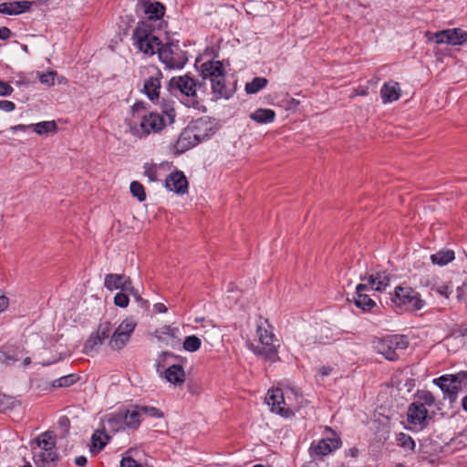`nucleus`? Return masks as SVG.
I'll return each mask as SVG.
<instances>
[{
	"label": "nucleus",
	"instance_id": "nucleus-1",
	"mask_svg": "<svg viewBox=\"0 0 467 467\" xmlns=\"http://www.w3.org/2000/svg\"><path fill=\"white\" fill-rule=\"evenodd\" d=\"M137 324L132 317L124 319L117 327L109 321L100 322L96 331L91 333L84 345V352L96 351L106 339L113 350L123 348L129 342Z\"/></svg>",
	"mask_w": 467,
	"mask_h": 467
},
{
	"label": "nucleus",
	"instance_id": "nucleus-2",
	"mask_svg": "<svg viewBox=\"0 0 467 467\" xmlns=\"http://www.w3.org/2000/svg\"><path fill=\"white\" fill-rule=\"evenodd\" d=\"M128 130L138 139L160 132L165 127V120L156 112L146 113L142 105L134 104L125 118Z\"/></svg>",
	"mask_w": 467,
	"mask_h": 467
},
{
	"label": "nucleus",
	"instance_id": "nucleus-3",
	"mask_svg": "<svg viewBox=\"0 0 467 467\" xmlns=\"http://www.w3.org/2000/svg\"><path fill=\"white\" fill-rule=\"evenodd\" d=\"M218 130L215 120L203 117L195 119L181 133L177 148L182 151L208 140Z\"/></svg>",
	"mask_w": 467,
	"mask_h": 467
},
{
	"label": "nucleus",
	"instance_id": "nucleus-4",
	"mask_svg": "<svg viewBox=\"0 0 467 467\" xmlns=\"http://www.w3.org/2000/svg\"><path fill=\"white\" fill-rule=\"evenodd\" d=\"M256 333L258 336L259 342L257 345L251 344V350L257 356H260L272 362L278 359L277 339L275 338L270 325L266 320L262 321L257 325Z\"/></svg>",
	"mask_w": 467,
	"mask_h": 467
},
{
	"label": "nucleus",
	"instance_id": "nucleus-5",
	"mask_svg": "<svg viewBox=\"0 0 467 467\" xmlns=\"http://www.w3.org/2000/svg\"><path fill=\"white\" fill-rule=\"evenodd\" d=\"M202 68L203 78H209L211 81L213 99H228L231 96V89L225 86L223 64L220 61H208L202 64Z\"/></svg>",
	"mask_w": 467,
	"mask_h": 467
},
{
	"label": "nucleus",
	"instance_id": "nucleus-6",
	"mask_svg": "<svg viewBox=\"0 0 467 467\" xmlns=\"http://www.w3.org/2000/svg\"><path fill=\"white\" fill-rule=\"evenodd\" d=\"M134 46L143 54L152 56L161 47V42L154 34L152 25L140 22L132 34Z\"/></svg>",
	"mask_w": 467,
	"mask_h": 467
},
{
	"label": "nucleus",
	"instance_id": "nucleus-7",
	"mask_svg": "<svg viewBox=\"0 0 467 467\" xmlns=\"http://www.w3.org/2000/svg\"><path fill=\"white\" fill-rule=\"evenodd\" d=\"M38 451H34L36 467H56L57 453L55 450L56 439L49 431L42 433L36 439Z\"/></svg>",
	"mask_w": 467,
	"mask_h": 467
},
{
	"label": "nucleus",
	"instance_id": "nucleus-8",
	"mask_svg": "<svg viewBox=\"0 0 467 467\" xmlns=\"http://www.w3.org/2000/svg\"><path fill=\"white\" fill-rule=\"evenodd\" d=\"M392 301L397 306L412 312L420 310L425 306L420 293L410 286H397Z\"/></svg>",
	"mask_w": 467,
	"mask_h": 467
},
{
	"label": "nucleus",
	"instance_id": "nucleus-9",
	"mask_svg": "<svg viewBox=\"0 0 467 467\" xmlns=\"http://www.w3.org/2000/svg\"><path fill=\"white\" fill-rule=\"evenodd\" d=\"M159 58L170 69H180L188 61L187 53L178 43H167L159 50Z\"/></svg>",
	"mask_w": 467,
	"mask_h": 467
},
{
	"label": "nucleus",
	"instance_id": "nucleus-10",
	"mask_svg": "<svg viewBox=\"0 0 467 467\" xmlns=\"http://www.w3.org/2000/svg\"><path fill=\"white\" fill-rule=\"evenodd\" d=\"M171 89H178L182 95L185 96L186 104L190 107H197L199 104L197 97V88H201V84L188 75L171 78L169 82Z\"/></svg>",
	"mask_w": 467,
	"mask_h": 467
},
{
	"label": "nucleus",
	"instance_id": "nucleus-11",
	"mask_svg": "<svg viewBox=\"0 0 467 467\" xmlns=\"http://www.w3.org/2000/svg\"><path fill=\"white\" fill-rule=\"evenodd\" d=\"M409 341L403 335H391L382 338L377 345L378 352L389 360L399 358V351L407 348Z\"/></svg>",
	"mask_w": 467,
	"mask_h": 467
},
{
	"label": "nucleus",
	"instance_id": "nucleus-12",
	"mask_svg": "<svg viewBox=\"0 0 467 467\" xmlns=\"http://www.w3.org/2000/svg\"><path fill=\"white\" fill-rule=\"evenodd\" d=\"M141 74L147 77L143 84L144 93L152 102L158 101L162 73L157 67L149 65L141 69Z\"/></svg>",
	"mask_w": 467,
	"mask_h": 467
},
{
	"label": "nucleus",
	"instance_id": "nucleus-13",
	"mask_svg": "<svg viewBox=\"0 0 467 467\" xmlns=\"http://www.w3.org/2000/svg\"><path fill=\"white\" fill-rule=\"evenodd\" d=\"M265 402L273 412L285 417L292 413L290 405L286 402L285 393L281 389H269L265 397Z\"/></svg>",
	"mask_w": 467,
	"mask_h": 467
},
{
	"label": "nucleus",
	"instance_id": "nucleus-14",
	"mask_svg": "<svg viewBox=\"0 0 467 467\" xmlns=\"http://www.w3.org/2000/svg\"><path fill=\"white\" fill-rule=\"evenodd\" d=\"M431 39L436 44L460 46L467 40V32L461 28L445 29L434 33Z\"/></svg>",
	"mask_w": 467,
	"mask_h": 467
},
{
	"label": "nucleus",
	"instance_id": "nucleus-15",
	"mask_svg": "<svg viewBox=\"0 0 467 467\" xmlns=\"http://www.w3.org/2000/svg\"><path fill=\"white\" fill-rule=\"evenodd\" d=\"M327 431L331 432L332 437L323 438L317 442H312L310 446L311 455L326 456L341 446L340 439L329 428Z\"/></svg>",
	"mask_w": 467,
	"mask_h": 467
},
{
	"label": "nucleus",
	"instance_id": "nucleus-16",
	"mask_svg": "<svg viewBox=\"0 0 467 467\" xmlns=\"http://www.w3.org/2000/svg\"><path fill=\"white\" fill-rule=\"evenodd\" d=\"M407 418L409 423L415 427H419L420 430L425 428L431 420L427 409L424 408L421 403H417L415 401L410 404L407 411Z\"/></svg>",
	"mask_w": 467,
	"mask_h": 467
},
{
	"label": "nucleus",
	"instance_id": "nucleus-17",
	"mask_svg": "<svg viewBox=\"0 0 467 467\" xmlns=\"http://www.w3.org/2000/svg\"><path fill=\"white\" fill-rule=\"evenodd\" d=\"M452 375H443L438 379H435L433 382L437 384L440 389L442 390L445 397H447L451 402L455 401L459 391L461 390V386H458L455 379H453Z\"/></svg>",
	"mask_w": 467,
	"mask_h": 467
},
{
	"label": "nucleus",
	"instance_id": "nucleus-18",
	"mask_svg": "<svg viewBox=\"0 0 467 467\" xmlns=\"http://www.w3.org/2000/svg\"><path fill=\"white\" fill-rule=\"evenodd\" d=\"M104 285L107 289L113 291L132 290V284L129 276L120 274H108L104 278Z\"/></svg>",
	"mask_w": 467,
	"mask_h": 467
},
{
	"label": "nucleus",
	"instance_id": "nucleus-19",
	"mask_svg": "<svg viewBox=\"0 0 467 467\" xmlns=\"http://www.w3.org/2000/svg\"><path fill=\"white\" fill-rule=\"evenodd\" d=\"M166 188L178 194H184L188 191V181L182 171L171 172L165 180Z\"/></svg>",
	"mask_w": 467,
	"mask_h": 467
},
{
	"label": "nucleus",
	"instance_id": "nucleus-20",
	"mask_svg": "<svg viewBox=\"0 0 467 467\" xmlns=\"http://www.w3.org/2000/svg\"><path fill=\"white\" fill-rule=\"evenodd\" d=\"M369 290L371 289L368 287V285L364 283L358 285L356 287V296L353 299L354 303L358 308L364 311H370L376 306V302L366 294V292Z\"/></svg>",
	"mask_w": 467,
	"mask_h": 467
},
{
	"label": "nucleus",
	"instance_id": "nucleus-21",
	"mask_svg": "<svg viewBox=\"0 0 467 467\" xmlns=\"http://www.w3.org/2000/svg\"><path fill=\"white\" fill-rule=\"evenodd\" d=\"M155 337L159 342H162L167 346H175L180 342L179 327L163 326L155 331Z\"/></svg>",
	"mask_w": 467,
	"mask_h": 467
},
{
	"label": "nucleus",
	"instance_id": "nucleus-22",
	"mask_svg": "<svg viewBox=\"0 0 467 467\" xmlns=\"http://www.w3.org/2000/svg\"><path fill=\"white\" fill-rule=\"evenodd\" d=\"M161 374L168 382L175 386L183 384L186 378L183 367L178 364L170 365Z\"/></svg>",
	"mask_w": 467,
	"mask_h": 467
},
{
	"label": "nucleus",
	"instance_id": "nucleus-23",
	"mask_svg": "<svg viewBox=\"0 0 467 467\" xmlns=\"http://www.w3.org/2000/svg\"><path fill=\"white\" fill-rule=\"evenodd\" d=\"M361 281H367L365 284L368 285L371 290L383 291L389 284V274L386 271L377 272L375 275H370L368 277H360Z\"/></svg>",
	"mask_w": 467,
	"mask_h": 467
},
{
	"label": "nucleus",
	"instance_id": "nucleus-24",
	"mask_svg": "<svg viewBox=\"0 0 467 467\" xmlns=\"http://www.w3.org/2000/svg\"><path fill=\"white\" fill-rule=\"evenodd\" d=\"M143 11L148 19L146 22L152 25V21L161 20L165 12V7L160 2L145 1L142 4Z\"/></svg>",
	"mask_w": 467,
	"mask_h": 467
},
{
	"label": "nucleus",
	"instance_id": "nucleus-25",
	"mask_svg": "<svg viewBox=\"0 0 467 467\" xmlns=\"http://www.w3.org/2000/svg\"><path fill=\"white\" fill-rule=\"evenodd\" d=\"M401 90L400 84L396 81L386 82L380 89V97L384 104L391 103L400 99Z\"/></svg>",
	"mask_w": 467,
	"mask_h": 467
},
{
	"label": "nucleus",
	"instance_id": "nucleus-26",
	"mask_svg": "<svg viewBox=\"0 0 467 467\" xmlns=\"http://www.w3.org/2000/svg\"><path fill=\"white\" fill-rule=\"evenodd\" d=\"M31 5V2L26 0L1 3L0 13L8 16H16L28 10Z\"/></svg>",
	"mask_w": 467,
	"mask_h": 467
},
{
	"label": "nucleus",
	"instance_id": "nucleus-27",
	"mask_svg": "<svg viewBox=\"0 0 467 467\" xmlns=\"http://www.w3.org/2000/svg\"><path fill=\"white\" fill-rule=\"evenodd\" d=\"M125 428H126V424H125V421L123 419L121 410L115 413H110V414L107 415L105 417V419L103 420L104 431L117 432Z\"/></svg>",
	"mask_w": 467,
	"mask_h": 467
},
{
	"label": "nucleus",
	"instance_id": "nucleus-28",
	"mask_svg": "<svg viewBox=\"0 0 467 467\" xmlns=\"http://www.w3.org/2000/svg\"><path fill=\"white\" fill-rule=\"evenodd\" d=\"M127 428L136 429L140 423L141 411L139 406L121 410Z\"/></svg>",
	"mask_w": 467,
	"mask_h": 467
},
{
	"label": "nucleus",
	"instance_id": "nucleus-29",
	"mask_svg": "<svg viewBox=\"0 0 467 467\" xmlns=\"http://www.w3.org/2000/svg\"><path fill=\"white\" fill-rule=\"evenodd\" d=\"M453 283L451 281L435 280L431 286V290L437 295L449 299L453 292Z\"/></svg>",
	"mask_w": 467,
	"mask_h": 467
},
{
	"label": "nucleus",
	"instance_id": "nucleus-30",
	"mask_svg": "<svg viewBox=\"0 0 467 467\" xmlns=\"http://www.w3.org/2000/svg\"><path fill=\"white\" fill-rule=\"evenodd\" d=\"M250 118L257 123H271L275 119V112L271 109H257L250 114Z\"/></svg>",
	"mask_w": 467,
	"mask_h": 467
},
{
	"label": "nucleus",
	"instance_id": "nucleus-31",
	"mask_svg": "<svg viewBox=\"0 0 467 467\" xmlns=\"http://www.w3.org/2000/svg\"><path fill=\"white\" fill-rule=\"evenodd\" d=\"M455 258L454 252L451 249L440 250L431 255V260L433 265L444 266Z\"/></svg>",
	"mask_w": 467,
	"mask_h": 467
},
{
	"label": "nucleus",
	"instance_id": "nucleus-32",
	"mask_svg": "<svg viewBox=\"0 0 467 467\" xmlns=\"http://www.w3.org/2000/svg\"><path fill=\"white\" fill-rule=\"evenodd\" d=\"M267 82L265 78L256 77L251 82L246 83L245 91L247 94H255L263 89Z\"/></svg>",
	"mask_w": 467,
	"mask_h": 467
},
{
	"label": "nucleus",
	"instance_id": "nucleus-33",
	"mask_svg": "<svg viewBox=\"0 0 467 467\" xmlns=\"http://www.w3.org/2000/svg\"><path fill=\"white\" fill-rule=\"evenodd\" d=\"M31 128L38 135L47 134L48 132L55 130L57 125L55 121H42L36 124H31Z\"/></svg>",
	"mask_w": 467,
	"mask_h": 467
},
{
	"label": "nucleus",
	"instance_id": "nucleus-34",
	"mask_svg": "<svg viewBox=\"0 0 467 467\" xmlns=\"http://www.w3.org/2000/svg\"><path fill=\"white\" fill-rule=\"evenodd\" d=\"M201 346L202 340L194 335L186 337L183 341V348L188 352H195L200 349Z\"/></svg>",
	"mask_w": 467,
	"mask_h": 467
},
{
	"label": "nucleus",
	"instance_id": "nucleus-35",
	"mask_svg": "<svg viewBox=\"0 0 467 467\" xmlns=\"http://www.w3.org/2000/svg\"><path fill=\"white\" fill-rule=\"evenodd\" d=\"M397 441L399 445L402 447L404 450L409 451H414L415 442L410 435L400 432L397 436Z\"/></svg>",
	"mask_w": 467,
	"mask_h": 467
},
{
	"label": "nucleus",
	"instance_id": "nucleus-36",
	"mask_svg": "<svg viewBox=\"0 0 467 467\" xmlns=\"http://www.w3.org/2000/svg\"><path fill=\"white\" fill-rule=\"evenodd\" d=\"M130 191L131 194L136 197L140 202H143L146 200V193L143 185L134 181L130 185Z\"/></svg>",
	"mask_w": 467,
	"mask_h": 467
},
{
	"label": "nucleus",
	"instance_id": "nucleus-37",
	"mask_svg": "<svg viewBox=\"0 0 467 467\" xmlns=\"http://www.w3.org/2000/svg\"><path fill=\"white\" fill-rule=\"evenodd\" d=\"M415 402L421 403L426 407H432L435 404V398L430 391H422L418 395V400Z\"/></svg>",
	"mask_w": 467,
	"mask_h": 467
},
{
	"label": "nucleus",
	"instance_id": "nucleus-38",
	"mask_svg": "<svg viewBox=\"0 0 467 467\" xmlns=\"http://www.w3.org/2000/svg\"><path fill=\"white\" fill-rule=\"evenodd\" d=\"M128 293L125 291L117 293L114 296V304L119 307L128 306L130 302Z\"/></svg>",
	"mask_w": 467,
	"mask_h": 467
},
{
	"label": "nucleus",
	"instance_id": "nucleus-39",
	"mask_svg": "<svg viewBox=\"0 0 467 467\" xmlns=\"http://www.w3.org/2000/svg\"><path fill=\"white\" fill-rule=\"evenodd\" d=\"M144 169V175L149 178L151 182H156L158 180L157 176V166L155 164H149L146 163L143 166Z\"/></svg>",
	"mask_w": 467,
	"mask_h": 467
},
{
	"label": "nucleus",
	"instance_id": "nucleus-40",
	"mask_svg": "<svg viewBox=\"0 0 467 467\" xmlns=\"http://www.w3.org/2000/svg\"><path fill=\"white\" fill-rule=\"evenodd\" d=\"M101 435L102 433H99V431H96L92 436L93 446L98 448L99 450H102L106 445L107 441L109 439V436L105 434V440H102Z\"/></svg>",
	"mask_w": 467,
	"mask_h": 467
},
{
	"label": "nucleus",
	"instance_id": "nucleus-41",
	"mask_svg": "<svg viewBox=\"0 0 467 467\" xmlns=\"http://www.w3.org/2000/svg\"><path fill=\"white\" fill-rule=\"evenodd\" d=\"M75 381L73 375L63 376L58 379L55 380L53 383V387L60 388V387H68L71 386Z\"/></svg>",
	"mask_w": 467,
	"mask_h": 467
},
{
	"label": "nucleus",
	"instance_id": "nucleus-42",
	"mask_svg": "<svg viewBox=\"0 0 467 467\" xmlns=\"http://www.w3.org/2000/svg\"><path fill=\"white\" fill-rule=\"evenodd\" d=\"M140 409L141 411V415L146 414L154 418H161L163 416L162 412L155 407L142 406L140 407Z\"/></svg>",
	"mask_w": 467,
	"mask_h": 467
},
{
	"label": "nucleus",
	"instance_id": "nucleus-43",
	"mask_svg": "<svg viewBox=\"0 0 467 467\" xmlns=\"http://www.w3.org/2000/svg\"><path fill=\"white\" fill-rule=\"evenodd\" d=\"M57 76V73L54 71H49L47 73H44L40 76V82L42 84L47 85V86H53L55 84V77Z\"/></svg>",
	"mask_w": 467,
	"mask_h": 467
},
{
	"label": "nucleus",
	"instance_id": "nucleus-44",
	"mask_svg": "<svg viewBox=\"0 0 467 467\" xmlns=\"http://www.w3.org/2000/svg\"><path fill=\"white\" fill-rule=\"evenodd\" d=\"M451 375V378L455 379L458 386L462 387V384H467V371H460Z\"/></svg>",
	"mask_w": 467,
	"mask_h": 467
},
{
	"label": "nucleus",
	"instance_id": "nucleus-45",
	"mask_svg": "<svg viewBox=\"0 0 467 467\" xmlns=\"http://www.w3.org/2000/svg\"><path fill=\"white\" fill-rule=\"evenodd\" d=\"M140 463L131 457H123L120 461V467H139Z\"/></svg>",
	"mask_w": 467,
	"mask_h": 467
},
{
	"label": "nucleus",
	"instance_id": "nucleus-46",
	"mask_svg": "<svg viewBox=\"0 0 467 467\" xmlns=\"http://www.w3.org/2000/svg\"><path fill=\"white\" fill-rule=\"evenodd\" d=\"M16 109L14 102L10 100H0V109L5 112H11Z\"/></svg>",
	"mask_w": 467,
	"mask_h": 467
},
{
	"label": "nucleus",
	"instance_id": "nucleus-47",
	"mask_svg": "<svg viewBox=\"0 0 467 467\" xmlns=\"http://www.w3.org/2000/svg\"><path fill=\"white\" fill-rule=\"evenodd\" d=\"M14 88L6 82L0 81V96H9Z\"/></svg>",
	"mask_w": 467,
	"mask_h": 467
},
{
	"label": "nucleus",
	"instance_id": "nucleus-48",
	"mask_svg": "<svg viewBox=\"0 0 467 467\" xmlns=\"http://www.w3.org/2000/svg\"><path fill=\"white\" fill-rule=\"evenodd\" d=\"M334 371V368L331 366H323L318 368V374L320 377L324 378L329 376Z\"/></svg>",
	"mask_w": 467,
	"mask_h": 467
},
{
	"label": "nucleus",
	"instance_id": "nucleus-49",
	"mask_svg": "<svg viewBox=\"0 0 467 467\" xmlns=\"http://www.w3.org/2000/svg\"><path fill=\"white\" fill-rule=\"evenodd\" d=\"M12 33L11 30L6 26L0 27V39L6 40L10 38Z\"/></svg>",
	"mask_w": 467,
	"mask_h": 467
},
{
	"label": "nucleus",
	"instance_id": "nucleus-50",
	"mask_svg": "<svg viewBox=\"0 0 467 467\" xmlns=\"http://www.w3.org/2000/svg\"><path fill=\"white\" fill-rule=\"evenodd\" d=\"M9 305V299L5 296H0V313L7 308Z\"/></svg>",
	"mask_w": 467,
	"mask_h": 467
},
{
	"label": "nucleus",
	"instance_id": "nucleus-51",
	"mask_svg": "<svg viewBox=\"0 0 467 467\" xmlns=\"http://www.w3.org/2000/svg\"><path fill=\"white\" fill-rule=\"evenodd\" d=\"M464 296V288L462 286H457L456 288V299L458 302H462Z\"/></svg>",
	"mask_w": 467,
	"mask_h": 467
},
{
	"label": "nucleus",
	"instance_id": "nucleus-52",
	"mask_svg": "<svg viewBox=\"0 0 467 467\" xmlns=\"http://www.w3.org/2000/svg\"><path fill=\"white\" fill-rule=\"evenodd\" d=\"M29 128H31V125L19 124V125L12 126L10 129L13 131H18V130L25 131V130H26Z\"/></svg>",
	"mask_w": 467,
	"mask_h": 467
},
{
	"label": "nucleus",
	"instance_id": "nucleus-53",
	"mask_svg": "<svg viewBox=\"0 0 467 467\" xmlns=\"http://www.w3.org/2000/svg\"><path fill=\"white\" fill-rule=\"evenodd\" d=\"M75 463L78 466H84L87 463V458L85 456H78L75 459Z\"/></svg>",
	"mask_w": 467,
	"mask_h": 467
},
{
	"label": "nucleus",
	"instance_id": "nucleus-54",
	"mask_svg": "<svg viewBox=\"0 0 467 467\" xmlns=\"http://www.w3.org/2000/svg\"><path fill=\"white\" fill-rule=\"evenodd\" d=\"M154 308L159 313H165L167 311V307L161 303L155 304Z\"/></svg>",
	"mask_w": 467,
	"mask_h": 467
},
{
	"label": "nucleus",
	"instance_id": "nucleus-55",
	"mask_svg": "<svg viewBox=\"0 0 467 467\" xmlns=\"http://www.w3.org/2000/svg\"><path fill=\"white\" fill-rule=\"evenodd\" d=\"M167 357H171V358H178V356H175L173 353L171 352H168V351H164L161 353V355L160 356V360L161 361H164L165 360V358Z\"/></svg>",
	"mask_w": 467,
	"mask_h": 467
},
{
	"label": "nucleus",
	"instance_id": "nucleus-56",
	"mask_svg": "<svg viewBox=\"0 0 467 467\" xmlns=\"http://www.w3.org/2000/svg\"><path fill=\"white\" fill-rule=\"evenodd\" d=\"M0 361L8 365L10 363V361H15V359L5 354H3L0 356Z\"/></svg>",
	"mask_w": 467,
	"mask_h": 467
},
{
	"label": "nucleus",
	"instance_id": "nucleus-57",
	"mask_svg": "<svg viewBox=\"0 0 467 467\" xmlns=\"http://www.w3.org/2000/svg\"><path fill=\"white\" fill-rule=\"evenodd\" d=\"M125 292H129L136 301H140L141 297L140 296L138 291L132 286V290H126Z\"/></svg>",
	"mask_w": 467,
	"mask_h": 467
},
{
	"label": "nucleus",
	"instance_id": "nucleus-58",
	"mask_svg": "<svg viewBox=\"0 0 467 467\" xmlns=\"http://www.w3.org/2000/svg\"><path fill=\"white\" fill-rule=\"evenodd\" d=\"M167 114V117L169 118L170 121H173L174 118H175V111L173 109L168 110L166 112Z\"/></svg>",
	"mask_w": 467,
	"mask_h": 467
},
{
	"label": "nucleus",
	"instance_id": "nucleus-59",
	"mask_svg": "<svg viewBox=\"0 0 467 467\" xmlns=\"http://www.w3.org/2000/svg\"><path fill=\"white\" fill-rule=\"evenodd\" d=\"M6 400H7L6 396L0 394V409L1 410L5 409Z\"/></svg>",
	"mask_w": 467,
	"mask_h": 467
},
{
	"label": "nucleus",
	"instance_id": "nucleus-60",
	"mask_svg": "<svg viewBox=\"0 0 467 467\" xmlns=\"http://www.w3.org/2000/svg\"><path fill=\"white\" fill-rule=\"evenodd\" d=\"M462 409L467 412V396H465L462 400Z\"/></svg>",
	"mask_w": 467,
	"mask_h": 467
},
{
	"label": "nucleus",
	"instance_id": "nucleus-61",
	"mask_svg": "<svg viewBox=\"0 0 467 467\" xmlns=\"http://www.w3.org/2000/svg\"><path fill=\"white\" fill-rule=\"evenodd\" d=\"M313 343H318V344H326L327 340H325L323 337L316 338Z\"/></svg>",
	"mask_w": 467,
	"mask_h": 467
},
{
	"label": "nucleus",
	"instance_id": "nucleus-62",
	"mask_svg": "<svg viewBox=\"0 0 467 467\" xmlns=\"http://www.w3.org/2000/svg\"><path fill=\"white\" fill-rule=\"evenodd\" d=\"M460 333H461L462 336H466L467 335V328L461 329Z\"/></svg>",
	"mask_w": 467,
	"mask_h": 467
},
{
	"label": "nucleus",
	"instance_id": "nucleus-63",
	"mask_svg": "<svg viewBox=\"0 0 467 467\" xmlns=\"http://www.w3.org/2000/svg\"><path fill=\"white\" fill-rule=\"evenodd\" d=\"M357 452H358L357 449H351L350 450V453H351L352 456H356Z\"/></svg>",
	"mask_w": 467,
	"mask_h": 467
},
{
	"label": "nucleus",
	"instance_id": "nucleus-64",
	"mask_svg": "<svg viewBox=\"0 0 467 467\" xmlns=\"http://www.w3.org/2000/svg\"><path fill=\"white\" fill-rule=\"evenodd\" d=\"M139 467H152V466H150V465H149V464H140V463Z\"/></svg>",
	"mask_w": 467,
	"mask_h": 467
}]
</instances>
